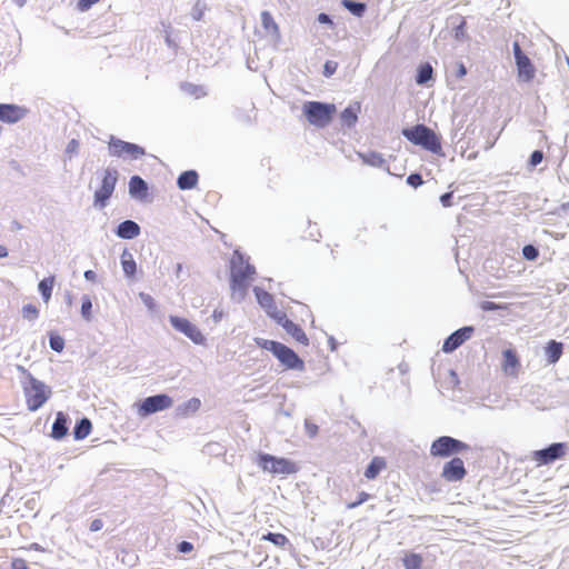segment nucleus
I'll return each instance as SVG.
<instances>
[{"instance_id": "nucleus-1", "label": "nucleus", "mask_w": 569, "mask_h": 569, "mask_svg": "<svg viewBox=\"0 0 569 569\" xmlns=\"http://www.w3.org/2000/svg\"><path fill=\"white\" fill-rule=\"evenodd\" d=\"M254 463L262 472L274 477H288L299 470L295 461L264 452L254 456Z\"/></svg>"}, {"instance_id": "nucleus-2", "label": "nucleus", "mask_w": 569, "mask_h": 569, "mask_svg": "<svg viewBox=\"0 0 569 569\" xmlns=\"http://www.w3.org/2000/svg\"><path fill=\"white\" fill-rule=\"evenodd\" d=\"M256 343L261 349L270 351L284 369L297 371H302L305 369L303 360L284 345L262 338H257Z\"/></svg>"}, {"instance_id": "nucleus-3", "label": "nucleus", "mask_w": 569, "mask_h": 569, "mask_svg": "<svg viewBox=\"0 0 569 569\" xmlns=\"http://www.w3.org/2000/svg\"><path fill=\"white\" fill-rule=\"evenodd\" d=\"M23 396L27 409L34 412L51 398L52 390L46 382L29 375L23 383Z\"/></svg>"}, {"instance_id": "nucleus-4", "label": "nucleus", "mask_w": 569, "mask_h": 569, "mask_svg": "<svg viewBox=\"0 0 569 569\" xmlns=\"http://www.w3.org/2000/svg\"><path fill=\"white\" fill-rule=\"evenodd\" d=\"M402 134L413 144L420 146L433 153H441V143L437 133L423 124H417L402 130Z\"/></svg>"}, {"instance_id": "nucleus-5", "label": "nucleus", "mask_w": 569, "mask_h": 569, "mask_svg": "<svg viewBox=\"0 0 569 569\" xmlns=\"http://www.w3.org/2000/svg\"><path fill=\"white\" fill-rule=\"evenodd\" d=\"M302 112L308 123L315 127H326L336 113V107L332 103L309 101L303 103Z\"/></svg>"}, {"instance_id": "nucleus-6", "label": "nucleus", "mask_w": 569, "mask_h": 569, "mask_svg": "<svg viewBox=\"0 0 569 569\" xmlns=\"http://www.w3.org/2000/svg\"><path fill=\"white\" fill-rule=\"evenodd\" d=\"M469 446L461 440L449 436H441L436 438L429 448L430 456L433 458H448L450 456L459 455L467 451Z\"/></svg>"}, {"instance_id": "nucleus-7", "label": "nucleus", "mask_w": 569, "mask_h": 569, "mask_svg": "<svg viewBox=\"0 0 569 569\" xmlns=\"http://www.w3.org/2000/svg\"><path fill=\"white\" fill-rule=\"evenodd\" d=\"M172 400L167 395H156L140 399L133 405V410L139 418H147L153 413L169 409Z\"/></svg>"}, {"instance_id": "nucleus-8", "label": "nucleus", "mask_w": 569, "mask_h": 569, "mask_svg": "<svg viewBox=\"0 0 569 569\" xmlns=\"http://www.w3.org/2000/svg\"><path fill=\"white\" fill-rule=\"evenodd\" d=\"M170 325L177 330L189 338L194 345L203 346L207 342V337L194 323L186 318L172 316L169 319Z\"/></svg>"}, {"instance_id": "nucleus-9", "label": "nucleus", "mask_w": 569, "mask_h": 569, "mask_svg": "<svg viewBox=\"0 0 569 569\" xmlns=\"http://www.w3.org/2000/svg\"><path fill=\"white\" fill-rule=\"evenodd\" d=\"M241 262V257L237 256L232 260V296L234 299L241 300L246 293V279L252 273V270L249 266H246L243 270L240 268L238 270L237 263Z\"/></svg>"}, {"instance_id": "nucleus-10", "label": "nucleus", "mask_w": 569, "mask_h": 569, "mask_svg": "<svg viewBox=\"0 0 569 569\" xmlns=\"http://www.w3.org/2000/svg\"><path fill=\"white\" fill-rule=\"evenodd\" d=\"M566 450L565 443H552L548 448L533 451L530 459L537 466H543L562 458L566 455Z\"/></svg>"}, {"instance_id": "nucleus-11", "label": "nucleus", "mask_w": 569, "mask_h": 569, "mask_svg": "<svg viewBox=\"0 0 569 569\" xmlns=\"http://www.w3.org/2000/svg\"><path fill=\"white\" fill-rule=\"evenodd\" d=\"M440 476L446 482L462 481L467 476L465 462L462 461V459L457 457L450 459L442 466Z\"/></svg>"}, {"instance_id": "nucleus-12", "label": "nucleus", "mask_w": 569, "mask_h": 569, "mask_svg": "<svg viewBox=\"0 0 569 569\" xmlns=\"http://www.w3.org/2000/svg\"><path fill=\"white\" fill-rule=\"evenodd\" d=\"M29 114V109L17 103H0V122L16 124Z\"/></svg>"}, {"instance_id": "nucleus-13", "label": "nucleus", "mask_w": 569, "mask_h": 569, "mask_svg": "<svg viewBox=\"0 0 569 569\" xmlns=\"http://www.w3.org/2000/svg\"><path fill=\"white\" fill-rule=\"evenodd\" d=\"M500 369L506 377L517 378L519 376L521 365L515 349L507 348L501 352Z\"/></svg>"}, {"instance_id": "nucleus-14", "label": "nucleus", "mask_w": 569, "mask_h": 569, "mask_svg": "<svg viewBox=\"0 0 569 569\" xmlns=\"http://www.w3.org/2000/svg\"><path fill=\"white\" fill-rule=\"evenodd\" d=\"M109 151L113 156L123 157L126 159H138L143 154L140 147L116 139L109 142Z\"/></svg>"}, {"instance_id": "nucleus-15", "label": "nucleus", "mask_w": 569, "mask_h": 569, "mask_svg": "<svg viewBox=\"0 0 569 569\" xmlns=\"http://www.w3.org/2000/svg\"><path fill=\"white\" fill-rule=\"evenodd\" d=\"M515 57H516L518 80L521 82H530L535 77V68L531 64L528 57H526L520 51L518 46L515 47Z\"/></svg>"}, {"instance_id": "nucleus-16", "label": "nucleus", "mask_w": 569, "mask_h": 569, "mask_svg": "<svg viewBox=\"0 0 569 569\" xmlns=\"http://www.w3.org/2000/svg\"><path fill=\"white\" fill-rule=\"evenodd\" d=\"M473 332L472 327H463L455 331L451 336H449L442 346V351L446 353H450L456 350L459 346H461L465 341L471 338Z\"/></svg>"}, {"instance_id": "nucleus-17", "label": "nucleus", "mask_w": 569, "mask_h": 569, "mask_svg": "<svg viewBox=\"0 0 569 569\" xmlns=\"http://www.w3.org/2000/svg\"><path fill=\"white\" fill-rule=\"evenodd\" d=\"M361 113V103L359 101L349 102L341 111L339 119L342 127L352 128L356 126Z\"/></svg>"}, {"instance_id": "nucleus-18", "label": "nucleus", "mask_w": 569, "mask_h": 569, "mask_svg": "<svg viewBox=\"0 0 569 569\" xmlns=\"http://www.w3.org/2000/svg\"><path fill=\"white\" fill-rule=\"evenodd\" d=\"M69 421L66 413L57 412L49 436L54 440H62L68 435Z\"/></svg>"}, {"instance_id": "nucleus-19", "label": "nucleus", "mask_w": 569, "mask_h": 569, "mask_svg": "<svg viewBox=\"0 0 569 569\" xmlns=\"http://www.w3.org/2000/svg\"><path fill=\"white\" fill-rule=\"evenodd\" d=\"M120 266L126 278L133 280L138 272V264L134 256L129 250H123L120 254Z\"/></svg>"}, {"instance_id": "nucleus-20", "label": "nucleus", "mask_w": 569, "mask_h": 569, "mask_svg": "<svg viewBox=\"0 0 569 569\" xmlns=\"http://www.w3.org/2000/svg\"><path fill=\"white\" fill-rule=\"evenodd\" d=\"M129 194L138 201L148 200V184L140 177L134 176L129 181Z\"/></svg>"}, {"instance_id": "nucleus-21", "label": "nucleus", "mask_w": 569, "mask_h": 569, "mask_svg": "<svg viewBox=\"0 0 569 569\" xmlns=\"http://www.w3.org/2000/svg\"><path fill=\"white\" fill-rule=\"evenodd\" d=\"M260 22H261V26L264 30V32L274 41V42H279L280 38H281V34H280V29H279V26L278 23L276 22V20L273 19V17L267 12V11H263L261 14H260Z\"/></svg>"}, {"instance_id": "nucleus-22", "label": "nucleus", "mask_w": 569, "mask_h": 569, "mask_svg": "<svg viewBox=\"0 0 569 569\" xmlns=\"http://www.w3.org/2000/svg\"><path fill=\"white\" fill-rule=\"evenodd\" d=\"M415 80L418 86H431L433 82V68L429 62L417 66Z\"/></svg>"}, {"instance_id": "nucleus-23", "label": "nucleus", "mask_w": 569, "mask_h": 569, "mask_svg": "<svg viewBox=\"0 0 569 569\" xmlns=\"http://www.w3.org/2000/svg\"><path fill=\"white\" fill-rule=\"evenodd\" d=\"M141 232L140 226L132 221V220H126L122 221L116 230V234L126 240L134 239L137 238Z\"/></svg>"}, {"instance_id": "nucleus-24", "label": "nucleus", "mask_w": 569, "mask_h": 569, "mask_svg": "<svg viewBox=\"0 0 569 569\" xmlns=\"http://www.w3.org/2000/svg\"><path fill=\"white\" fill-rule=\"evenodd\" d=\"M118 176L114 171H106L102 178L101 189L98 191V197L108 198L117 183Z\"/></svg>"}, {"instance_id": "nucleus-25", "label": "nucleus", "mask_w": 569, "mask_h": 569, "mask_svg": "<svg viewBox=\"0 0 569 569\" xmlns=\"http://www.w3.org/2000/svg\"><path fill=\"white\" fill-rule=\"evenodd\" d=\"M562 349L563 347L561 342H558L556 340L548 341L543 348L546 360L549 363L557 362L562 355Z\"/></svg>"}, {"instance_id": "nucleus-26", "label": "nucleus", "mask_w": 569, "mask_h": 569, "mask_svg": "<svg viewBox=\"0 0 569 569\" xmlns=\"http://www.w3.org/2000/svg\"><path fill=\"white\" fill-rule=\"evenodd\" d=\"M386 460L383 458L375 457L366 467L363 475L368 480H372L377 478L382 470L386 469Z\"/></svg>"}, {"instance_id": "nucleus-27", "label": "nucleus", "mask_w": 569, "mask_h": 569, "mask_svg": "<svg viewBox=\"0 0 569 569\" xmlns=\"http://www.w3.org/2000/svg\"><path fill=\"white\" fill-rule=\"evenodd\" d=\"M92 431V423L88 418H82L77 422L73 429V437L76 440L86 439Z\"/></svg>"}, {"instance_id": "nucleus-28", "label": "nucleus", "mask_w": 569, "mask_h": 569, "mask_svg": "<svg viewBox=\"0 0 569 569\" xmlns=\"http://www.w3.org/2000/svg\"><path fill=\"white\" fill-rule=\"evenodd\" d=\"M48 342L52 351L62 353L66 348V339L57 331L48 332Z\"/></svg>"}, {"instance_id": "nucleus-29", "label": "nucleus", "mask_w": 569, "mask_h": 569, "mask_svg": "<svg viewBox=\"0 0 569 569\" xmlns=\"http://www.w3.org/2000/svg\"><path fill=\"white\" fill-rule=\"evenodd\" d=\"M53 287H54V278L53 277L44 278L38 283V290H39L40 295L42 296L44 303H48L49 300L51 299Z\"/></svg>"}, {"instance_id": "nucleus-30", "label": "nucleus", "mask_w": 569, "mask_h": 569, "mask_svg": "<svg viewBox=\"0 0 569 569\" xmlns=\"http://www.w3.org/2000/svg\"><path fill=\"white\" fill-rule=\"evenodd\" d=\"M198 182V174L194 171H186L178 178V186L182 190L193 188Z\"/></svg>"}, {"instance_id": "nucleus-31", "label": "nucleus", "mask_w": 569, "mask_h": 569, "mask_svg": "<svg viewBox=\"0 0 569 569\" xmlns=\"http://www.w3.org/2000/svg\"><path fill=\"white\" fill-rule=\"evenodd\" d=\"M406 569H422V558L417 553H407L402 559Z\"/></svg>"}, {"instance_id": "nucleus-32", "label": "nucleus", "mask_w": 569, "mask_h": 569, "mask_svg": "<svg viewBox=\"0 0 569 569\" xmlns=\"http://www.w3.org/2000/svg\"><path fill=\"white\" fill-rule=\"evenodd\" d=\"M341 4L357 17H361L366 10V4L352 0H342Z\"/></svg>"}, {"instance_id": "nucleus-33", "label": "nucleus", "mask_w": 569, "mask_h": 569, "mask_svg": "<svg viewBox=\"0 0 569 569\" xmlns=\"http://www.w3.org/2000/svg\"><path fill=\"white\" fill-rule=\"evenodd\" d=\"M21 316L27 321H34L39 317V309L31 303L24 305L21 308Z\"/></svg>"}, {"instance_id": "nucleus-34", "label": "nucleus", "mask_w": 569, "mask_h": 569, "mask_svg": "<svg viewBox=\"0 0 569 569\" xmlns=\"http://www.w3.org/2000/svg\"><path fill=\"white\" fill-rule=\"evenodd\" d=\"M81 316L86 320H91L92 318V302L88 297H83L81 300Z\"/></svg>"}, {"instance_id": "nucleus-35", "label": "nucleus", "mask_w": 569, "mask_h": 569, "mask_svg": "<svg viewBox=\"0 0 569 569\" xmlns=\"http://www.w3.org/2000/svg\"><path fill=\"white\" fill-rule=\"evenodd\" d=\"M288 332L298 341L303 345L308 343L307 336L303 333L302 330L295 327L292 323H289Z\"/></svg>"}, {"instance_id": "nucleus-36", "label": "nucleus", "mask_w": 569, "mask_h": 569, "mask_svg": "<svg viewBox=\"0 0 569 569\" xmlns=\"http://www.w3.org/2000/svg\"><path fill=\"white\" fill-rule=\"evenodd\" d=\"M263 539L278 547H283L288 542V539L281 533H268L267 536H263Z\"/></svg>"}, {"instance_id": "nucleus-37", "label": "nucleus", "mask_w": 569, "mask_h": 569, "mask_svg": "<svg viewBox=\"0 0 569 569\" xmlns=\"http://www.w3.org/2000/svg\"><path fill=\"white\" fill-rule=\"evenodd\" d=\"M100 0H78L76 3L77 10L84 12L88 11L92 6L98 3Z\"/></svg>"}, {"instance_id": "nucleus-38", "label": "nucleus", "mask_w": 569, "mask_h": 569, "mask_svg": "<svg viewBox=\"0 0 569 569\" xmlns=\"http://www.w3.org/2000/svg\"><path fill=\"white\" fill-rule=\"evenodd\" d=\"M522 254L527 260H536L538 258V250L533 246H525L522 248Z\"/></svg>"}, {"instance_id": "nucleus-39", "label": "nucleus", "mask_w": 569, "mask_h": 569, "mask_svg": "<svg viewBox=\"0 0 569 569\" xmlns=\"http://www.w3.org/2000/svg\"><path fill=\"white\" fill-rule=\"evenodd\" d=\"M408 184H410L413 188H417L422 184V179L419 174H410L407 179Z\"/></svg>"}, {"instance_id": "nucleus-40", "label": "nucleus", "mask_w": 569, "mask_h": 569, "mask_svg": "<svg viewBox=\"0 0 569 569\" xmlns=\"http://www.w3.org/2000/svg\"><path fill=\"white\" fill-rule=\"evenodd\" d=\"M543 159V156H542V152L540 151H533L531 157H530V163L532 166H537L539 164Z\"/></svg>"}, {"instance_id": "nucleus-41", "label": "nucleus", "mask_w": 569, "mask_h": 569, "mask_svg": "<svg viewBox=\"0 0 569 569\" xmlns=\"http://www.w3.org/2000/svg\"><path fill=\"white\" fill-rule=\"evenodd\" d=\"M257 298H258V301L260 302L261 306L263 307H268L269 302H270V296L268 293H260L259 291H257Z\"/></svg>"}, {"instance_id": "nucleus-42", "label": "nucleus", "mask_w": 569, "mask_h": 569, "mask_svg": "<svg viewBox=\"0 0 569 569\" xmlns=\"http://www.w3.org/2000/svg\"><path fill=\"white\" fill-rule=\"evenodd\" d=\"M317 21H318L319 23H321V24H328V26H331V24H332V20H331V18H330L328 14H326V13H320V14H318V17H317Z\"/></svg>"}, {"instance_id": "nucleus-43", "label": "nucleus", "mask_w": 569, "mask_h": 569, "mask_svg": "<svg viewBox=\"0 0 569 569\" xmlns=\"http://www.w3.org/2000/svg\"><path fill=\"white\" fill-rule=\"evenodd\" d=\"M466 74H467V68L462 63H459L456 67V76H457V78L462 79Z\"/></svg>"}, {"instance_id": "nucleus-44", "label": "nucleus", "mask_w": 569, "mask_h": 569, "mask_svg": "<svg viewBox=\"0 0 569 569\" xmlns=\"http://www.w3.org/2000/svg\"><path fill=\"white\" fill-rule=\"evenodd\" d=\"M83 277L86 280H88L90 282L97 281V273L93 270L84 271Z\"/></svg>"}, {"instance_id": "nucleus-45", "label": "nucleus", "mask_w": 569, "mask_h": 569, "mask_svg": "<svg viewBox=\"0 0 569 569\" xmlns=\"http://www.w3.org/2000/svg\"><path fill=\"white\" fill-rule=\"evenodd\" d=\"M179 550L181 552H189L192 550V545L189 543V542H182L180 546H179Z\"/></svg>"}, {"instance_id": "nucleus-46", "label": "nucleus", "mask_w": 569, "mask_h": 569, "mask_svg": "<svg viewBox=\"0 0 569 569\" xmlns=\"http://www.w3.org/2000/svg\"><path fill=\"white\" fill-rule=\"evenodd\" d=\"M450 197H451L450 193H446V194L441 196L440 200L443 203V206H449Z\"/></svg>"}, {"instance_id": "nucleus-47", "label": "nucleus", "mask_w": 569, "mask_h": 569, "mask_svg": "<svg viewBox=\"0 0 569 569\" xmlns=\"http://www.w3.org/2000/svg\"><path fill=\"white\" fill-rule=\"evenodd\" d=\"M8 256V250L4 246L0 244V258H6Z\"/></svg>"}, {"instance_id": "nucleus-48", "label": "nucleus", "mask_w": 569, "mask_h": 569, "mask_svg": "<svg viewBox=\"0 0 569 569\" xmlns=\"http://www.w3.org/2000/svg\"><path fill=\"white\" fill-rule=\"evenodd\" d=\"M381 162V158H377V161L375 163H380Z\"/></svg>"}, {"instance_id": "nucleus-49", "label": "nucleus", "mask_w": 569, "mask_h": 569, "mask_svg": "<svg viewBox=\"0 0 569 569\" xmlns=\"http://www.w3.org/2000/svg\"><path fill=\"white\" fill-rule=\"evenodd\" d=\"M196 406H199V400L193 401Z\"/></svg>"}]
</instances>
